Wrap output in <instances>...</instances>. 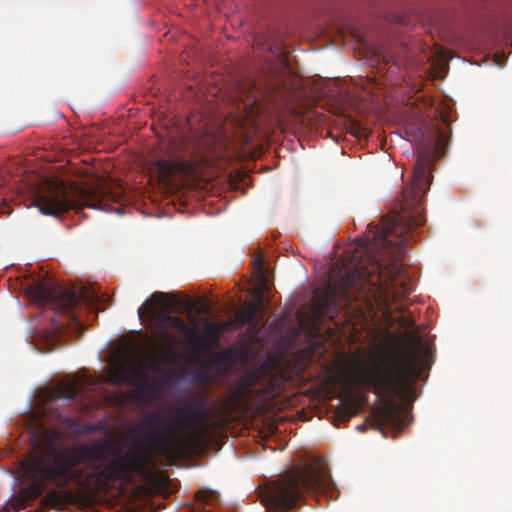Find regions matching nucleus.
Instances as JSON below:
<instances>
[{"mask_svg": "<svg viewBox=\"0 0 512 512\" xmlns=\"http://www.w3.org/2000/svg\"><path fill=\"white\" fill-rule=\"evenodd\" d=\"M262 302L261 300L252 302L247 306L240 309L237 313L239 325L245 326L247 324L251 325V328H256L262 319Z\"/></svg>", "mask_w": 512, "mask_h": 512, "instance_id": "12", "label": "nucleus"}, {"mask_svg": "<svg viewBox=\"0 0 512 512\" xmlns=\"http://www.w3.org/2000/svg\"><path fill=\"white\" fill-rule=\"evenodd\" d=\"M212 412L202 404H182L171 414L170 423L177 432L185 435H170L157 432L149 435L151 447L159 454L172 456L186 446H196L208 435V420Z\"/></svg>", "mask_w": 512, "mask_h": 512, "instance_id": "6", "label": "nucleus"}, {"mask_svg": "<svg viewBox=\"0 0 512 512\" xmlns=\"http://www.w3.org/2000/svg\"><path fill=\"white\" fill-rule=\"evenodd\" d=\"M408 340L412 349L382 352L363 371L364 383L372 387L381 400V405L373 412L374 422L379 428L391 425L402 429L405 417L394 397L403 401L414 399L413 381L420 372L417 353L426 355L429 348L412 333L408 335Z\"/></svg>", "mask_w": 512, "mask_h": 512, "instance_id": "3", "label": "nucleus"}, {"mask_svg": "<svg viewBox=\"0 0 512 512\" xmlns=\"http://www.w3.org/2000/svg\"><path fill=\"white\" fill-rule=\"evenodd\" d=\"M266 375V370L262 368H256L248 372L241 380V385L244 389L250 390L255 386L262 378Z\"/></svg>", "mask_w": 512, "mask_h": 512, "instance_id": "14", "label": "nucleus"}, {"mask_svg": "<svg viewBox=\"0 0 512 512\" xmlns=\"http://www.w3.org/2000/svg\"><path fill=\"white\" fill-rule=\"evenodd\" d=\"M195 500L201 505L198 512H207L205 506H214L219 502V494L211 489H200L195 494Z\"/></svg>", "mask_w": 512, "mask_h": 512, "instance_id": "13", "label": "nucleus"}, {"mask_svg": "<svg viewBox=\"0 0 512 512\" xmlns=\"http://www.w3.org/2000/svg\"><path fill=\"white\" fill-rule=\"evenodd\" d=\"M138 314H139V317H142V315H143V309H142V307H140V308L138 309Z\"/></svg>", "mask_w": 512, "mask_h": 512, "instance_id": "27", "label": "nucleus"}, {"mask_svg": "<svg viewBox=\"0 0 512 512\" xmlns=\"http://www.w3.org/2000/svg\"><path fill=\"white\" fill-rule=\"evenodd\" d=\"M436 141L439 148L444 149L449 141V136L441 129L436 132Z\"/></svg>", "mask_w": 512, "mask_h": 512, "instance_id": "23", "label": "nucleus"}, {"mask_svg": "<svg viewBox=\"0 0 512 512\" xmlns=\"http://www.w3.org/2000/svg\"><path fill=\"white\" fill-rule=\"evenodd\" d=\"M221 327L223 328V331L225 330H238L241 329L243 326L239 325L238 315L236 314L234 319H230L224 322L220 323Z\"/></svg>", "mask_w": 512, "mask_h": 512, "instance_id": "21", "label": "nucleus"}, {"mask_svg": "<svg viewBox=\"0 0 512 512\" xmlns=\"http://www.w3.org/2000/svg\"><path fill=\"white\" fill-rule=\"evenodd\" d=\"M431 156L420 153L413 169L411 185L403 190L399 211L383 217L381 226H368V232L345 251L339 271L332 270L324 289L313 290L318 319L335 320L343 311L346 321L379 298L396 302L412 292V284L400 262L408 235L425 223L422 203L430 181Z\"/></svg>", "mask_w": 512, "mask_h": 512, "instance_id": "1", "label": "nucleus"}, {"mask_svg": "<svg viewBox=\"0 0 512 512\" xmlns=\"http://www.w3.org/2000/svg\"><path fill=\"white\" fill-rule=\"evenodd\" d=\"M29 296L41 305L48 306L56 312H64L69 321L77 329L82 327L73 309L81 302L88 301V295L84 289L78 291L75 287L65 286L51 279L37 281L27 287Z\"/></svg>", "mask_w": 512, "mask_h": 512, "instance_id": "7", "label": "nucleus"}, {"mask_svg": "<svg viewBox=\"0 0 512 512\" xmlns=\"http://www.w3.org/2000/svg\"><path fill=\"white\" fill-rule=\"evenodd\" d=\"M246 125H248V119L244 121L243 128H245ZM249 125L251 126L253 132H256L259 129V126L256 123L255 119H249Z\"/></svg>", "mask_w": 512, "mask_h": 512, "instance_id": "24", "label": "nucleus"}, {"mask_svg": "<svg viewBox=\"0 0 512 512\" xmlns=\"http://www.w3.org/2000/svg\"><path fill=\"white\" fill-rule=\"evenodd\" d=\"M42 502L50 506H59L62 502L61 494L58 490H50L42 499Z\"/></svg>", "mask_w": 512, "mask_h": 512, "instance_id": "17", "label": "nucleus"}, {"mask_svg": "<svg viewBox=\"0 0 512 512\" xmlns=\"http://www.w3.org/2000/svg\"><path fill=\"white\" fill-rule=\"evenodd\" d=\"M169 295L164 292H154L151 294L148 301H153L155 305L163 306L165 309H170V305L166 302Z\"/></svg>", "mask_w": 512, "mask_h": 512, "instance_id": "18", "label": "nucleus"}, {"mask_svg": "<svg viewBox=\"0 0 512 512\" xmlns=\"http://www.w3.org/2000/svg\"><path fill=\"white\" fill-rule=\"evenodd\" d=\"M60 434L45 429L31 437L32 452L20 463L23 474L32 483L20 494L28 501L40 497L47 484L63 488L69 483L106 488L112 483L133 481L135 474L146 471L149 456L144 452L122 455L109 441H95L58 449Z\"/></svg>", "mask_w": 512, "mask_h": 512, "instance_id": "2", "label": "nucleus"}, {"mask_svg": "<svg viewBox=\"0 0 512 512\" xmlns=\"http://www.w3.org/2000/svg\"><path fill=\"white\" fill-rule=\"evenodd\" d=\"M494 58H495V62L498 66L504 65V63L506 61L504 55L496 54Z\"/></svg>", "mask_w": 512, "mask_h": 512, "instance_id": "25", "label": "nucleus"}, {"mask_svg": "<svg viewBox=\"0 0 512 512\" xmlns=\"http://www.w3.org/2000/svg\"><path fill=\"white\" fill-rule=\"evenodd\" d=\"M60 422L66 426L67 428L71 429V430H75V431H80V423L78 420L72 418L71 416L69 415H65V416H61L60 417Z\"/></svg>", "mask_w": 512, "mask_h": 512, "instance_id": "19", "label": "nucleus"}, {"mask_svg": "<svg viewBox=\"0 0 512 512\" xmlns=\"http://www.w3.org/2000/svg\"><path fill=\"white\" fill-rule=\"evenodd\" d=\"M358 129H359V130H361L362 128H361L360 126H358ZM354 134H355L357 137H359V136H360V134H361V132H360V131H357V132H354Z\"/></svg>", "mask_w": 512, "mask_h": 512, "instance_id": "28", "label": "nucleus"}, {"mask_svg": "<svg viewBox=\"0 0 512 512\" xmlns=\"http://www.w3.org/2000/svg\"><path fill=\"white\" fill-rule=\"evenodd\" d=\"M155 324L161 335L168 340L173 339L172 329L179 331L187 338H198L196 330L188 326L180 317L161 313L155 316Z\"/></svg>", "mask_w": 512, "mask_h": 512, "instance_id": "9", "label": "nucleus"}, {"mask_svg": "<svg viewBox=\"0 0 512 512\" xmlns=\"http://www.w3.org/2000/svg\"><path fill=\"white\" fill-rule=\"evenodd\" d=\"M159 425V415L157 413H153L143 420L141 426L149 428V429H156Z\"/></svg>", "mask_w": 512, "mask_h": 512, "instance_id": "20", "label": "nucleus"}, {"mask_svg": "<svg viewBox=\"0 0 512 512\" xmlns=\"http://www.w3.org/2000/svg\"><path fill=\"white\" fill-rule=\"evenodd\" d=\"M150 365L153 370H157L159 368V361L157 359H153Z\"/></svg>", "mask_w": 512, "mask_h": 512, "instance_id": "26", "label": "nucleus"}, {"mask_svg": "<svg viewBox=\"0 0 512 512\" xmlns=\"http://www.w3.org/2000/svg\"><path fill=\"white\" fill-rule=\"evenodd\" d=\"M111 380L115 385L140 384L148 391H157L161 387L160 382H149L145 373L135 364L118 366L111 373Z\"/></svg>", "mask_w": 512, "mask_h": 512, "instance_id": "8", "label": "nucleus"}, {"mask_svg": "<svg viewBox=\"0 0 512 512\" xmlns=\"http://www.w3.org/2000/svg\"><path fill=\"white\" fill-rule=\"evenodd\" d=\"M28 505V501L20 494L19 497H15L11 501V506L14 511L18 512L25 509Z\"/></svg>", "mask_w": 512, "mask_h": 512, "instance_id": "22", "label": "nucleus"}, {"mask_svg": "<svg viewBox=\"0 0 512 512\" xmlns=\"http://www.w3.org/2000/svg\"><path fill=\"white\" fill-rule=\"evenodd\" d=\"M193 166L192 162L186 160L159 159L155 163V169L162 181H168L175 175L185 177L193 170Z\"/></svg>", "mask_w": 512, "mask_h": 512, "instance_id": "10", "label": "nucleus"}, {"mask_svg": "<svg viewBox=\"0 0 512 512\" xmlns=\"http://www.w3.org/2000/svg\"><path fill=\"white\" fill-rule=\"evenodd\" d=\"M120 195L111 191L103 179L89 187L66 184L57 178L40 182L33 192V201L44 215L60 216L71 209L87 206L108 210L110 202H117Z\"/></svg>", "mask_w": 512, "mask_h": 512, "instance_id": "5", "label": "nucleus"}, {"mask_svg": "<svg viewBox=\"0 0 512 512\" xmlns=\"http://www.w3.org/2000/svg\"><path fill=\"white\" fill-rule=\"evenodd\" d=\"M318 493L330 498L336 493L327 464L321 459L299 465L281 478L260 487L258 497L269 511L288 512L306 496L317 497Z\"/></svg>", "mask_w": 512, "mask_h": 512, "instance_id": "4", "label": "nucleus"}, {"mask_svg": "<svg viewBox=\"0 0 512 512\" xmlns=\"http://www.w3.org/2000/svg\"><path fill=\"white\" fill-rule=\"evenodd\" d=\"M356 413L355 404L352 402H347L342 404V406L338 410V415L342 421L349 420Z\"/></svg>", "mask_w": 512, "mask_h": 512, "instance_id": "16", "label": "nucleus"}, {"mask_svg": "<svg viewBox=\"0 0 512 512\" xmlns=\"http://www.w3.org/2000/svg\"><path fill=\"white\" fill-rule=\"evenodd\" d=\"M203 342L196 341L193 345L195 354L200 355L208 350V348L219 345L220 336L224 332L220 322H209L203 327Z\"/></svg>", "mask_w": 512, "mask_h": 512, "instance_id": "11", "label": "nucleus"}, {"mask_svg": "<svg viewBox=\"0 0 512 512\" xmlns=\"http://www.w3.org/2000/svg\"><path fill=\"white\" fill-rule=\"evenodd\" d=\"M61 397L65 398L69 401L74 400L79 391V383L78 381H71L67 384L61 385Z\"/></svg>", "mask_w": 512, "mask_h": 512, "instance_id": "15", "label": "nucleus"}]
</instances>
